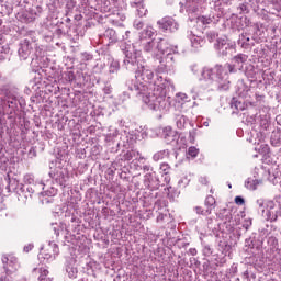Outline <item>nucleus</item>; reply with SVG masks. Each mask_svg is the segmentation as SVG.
I'll list each match as a JSON object with an SVG mask.
<instances>
[{"label":"nucleus","instance_id":"49","mask_svg":"<svg viewBox=\"0 0 281 281\" xmlns=\"http://www.w3.org/2000/svg\"><path fill=\"white\" fill-rule=\"evenodd\" d=\"M166 214L164 213H159L158 216H157V223H164V221H166Z\"/></svg>","mask_w":281,"mask_h":281},{"label":"nucleus","instance_id":"2","mask_svg":"<svg viewBox=\"0 0 281 281\" xmlns=\"http://www.w3.org/2000/svg\"><path fill=\"white\" fill-rule=\"evenodd\" d=\"M172 81L157 77L149 83L148 91L143 94L142 100L151 111H164L170 106V98H166V89Z\"/></svg>","mask_w":281,"mask_h":281},{"label":"nucleus","instance_id":"55","mask_svg":"<svg viewBox=\"0 0 281 281\" xmlns=\"http://www.w3.org/2000/svg\"><path fill=\"white\" fill-rule=\"evenodd\" d=\"M38 280L40 281H52V278H49V277H46V278L38 277Z\"/></svg>","mask_w":281,"mask_h":281},{"label":"nucleus","instance_id":"46","mask_svg":"<svg viewBox=\"0 0 281 281\" xmlns=\"http://www.w3.org/2000/svg\"><path fill=\"white\" fill-rule=\"evenodd\" d=\"M258 209L261 210L262 212H265V200L259 199L256 201Z\"/></svg>","mask_w":281,"mask_h":281},{"label":"nucleus","instance_id":"43","mask_svg":"<svg viewBox=\"0 0 281 281\" xmlns=\"http://www.w3.org/2000/svg\"><path fill=\"white\" fill-rule=\"evenodd\" d=\"M160 170H162V172H165V175H168V170H170V165L164 162L160 165Z\"/></svg>","mask_w":281,"mask_h":281},{"label":"nucleus","instance_id":"16","mask_svg":"<svg viewBox=\"0 0 281 281\" xmlns=\"http://www.w3.org/2000/svg\"><path fill=\"white\" fill-rule=\"evenodd\" d=\"M68 178L69 177L67 176V171L65 169H57V172L53 176V179H55V181H58L60 186H65Z\"/></svg>","mask_w":281,"mask_h":281},{"label":"nucleus","instance_id":"34","mask_svg":"<svg viewBox=\"0 0 281 281\" xmlns=\"http://www.w3.org/2000/svg\"><path fill=\"white\" fill-rule=\"evenodd\" d=\"M241 47H247L249 45V36H247V33L241 34L240 40Z\"/></svg>","mask_w":281,"mask_h":281},{"label":"nucleus","instance_id":"42","mask_svg":"<svg viewBox=\"0 0 281 281\" xmlns=\"http://www.w3.org/2000/svg\"><path fill=\"white\" fill-rule=\"evenodd\" d=\"M15 4L18 8H25V5H27V0H15Z\"/></svg>","mask_w":281,"mask_h":281},{"label":"nucleus","instance_id":"52","mask_svg":"<svg viewBox=\"0 0 281 281\" xmlns=\"http://www.w3.org/2000/svg\"><path fill=\"white\" fill-rule=\"evenodd\" d=\"M81 56H82V58H83L85 60H91V58H93V57H92L90 54H88V53H82Z\"/></svg>","mask_w":281,"mask_h":281},{"label":"nucleus","instance_id":"22","mask_svg":"<svg viewBox=\"0 0 281 281\" xmlns=\"http://www.w3.org/2000/svg\"><path fill=\"white\" fill-rule=\"evenodd\" d=\"M217 217H220L221 221H224V223H229L232 221V211L222 209L217 213Z\"/></svg>","mask_w":281,"mask_h":281},{"label":"nucleus","instance_id":"17","mask_svg":"<svg viewBox=\"0 0 281 281\" xmlns=\"http://www.w3.org/2000/svg\"><path fill=\"white\" fill-rule=\"evenodd\" d=\"M155 36V29L151 26H147L140 32V43H146L147 41H150Z\"/></svg>","mask_w":281,"mask_h":281},{"label":"nucleus","instance_id":"58","mask_svg":"<svg viewBox=\"0 0 281 281\" xmlns=\"http://www.w3.org/2000/svg\"><path fill=\"white\" fill-rule=\"evenodd\" d=\"M143 170L149 171V170H150V167H148V165H145V166L143 167Z\"/></svg>","mask_w":281,"mask_h":281},{"label":"nucleus","instance_id":"12","mask_svg":"<svg viewBox=\"0 0 281 281\" xmlns=\"http://www.w3.org/2000/svg\"><path fill=\"white\" fill-rule=\"evenodd\" d=\"M18 54L21 60H27V58H30V55L32 54V44H30V41L24 40L20 43Z\"/></svg>","mask_w":281,"mask_h":281},{"label":"nucleus","instance_id":"8","mask_svg":"<svg viewBox=\"0 0 281 281\" xmlns=\"http://www.w3.org/2000/svg\"><path fill=\"white\" fill-rule=\"evenodd\" d=\"M204 205L206 209L196 206L195 212L196 214H201L202 216H210V214H212V210L216 207V199H214V196L212 195H207L204 201Z\"/></svg>","mask_w":281,"mask_h":281},{"label":"nucleus","instance_id":"57","mask_svg":"<svg viewBox=\"0 0 281 281\" xmlns=\"http://www.w3.org/2000/svg\"><path fill=\"white\" fill-rule=\"evenodd\" d=\"M190 254H191V256H196V249L195 248H191L190 249Z\"/></svg>","mask_w":281,"mask_h":281},{"label":"nucleus","instance_id":"11","mask_svg":"<svg viewBox=\"0 0 281 281\" xmlns=\"http://www.w3.org/2000/svg\"><path fill=\"white\" fill-rule=\"evenodd\" d=\"M140 47L145 54H148L153 58H158L157 55V41L148 40L147 42H140Z\"/></svg>","mask_w":281,"mask_h":281},{"label":"nucleus","instance_id":"61","mask_svg":"<svg viewBox=\"0 0 281 281\" xmlns=\"http://www.w3.org/2000/svg\"><path fill=\"white\" fill-rule=\"evenodd\" d=\"M228 188H232V184H228Z\"/></svg>","mask_w":281,"mask_h":281},{"label":"nucleus","instance_id":"18","mask_svg":"<svg viewBox=\"0 0 281 281\" xmlns=\"http://www.w3.org/2000/svg\"><path fill=\"white\" fill-rule=\"evenodd\" d=\"M203 0H187L186 8L187 12H198L199 8H201V3Z\"/></svg>","mask_w":281,"mask_h":281},{"label":"nucleus","instance_id":"27","mask_svg":"<svg viewBox=\"0 0 281 281\" xmlns=\"http://www.w3.org/2000/svg\"><path fill=\"white\" fill-rule=\"evenodd\" d=\"M20 191L25 196V199L32 198V195L34 194V189L32 187H30V186H22L20 188Z\"/></svg>","mask_w":281,"mask_h":281},{"label":"nucleus","instance_id":"4","mask_svg":"<svg viewBox=\"0 0 281 281\" xmlns=\"http://www.w3.org/2000/svg\"><path fill=\"white\" fill-rule=\"evenodd\" d=\"M0 102L2 103L0 105V113L12 114V111L16 110V95L12 92H7L4 99L0 98Z\"/></svg>","mask_w":281,"mask_h":281},{"label":"nucleus","instance_id":"31","mask_svg":"<svg viewBox=\"0 0 281 281\" xmlns=\"http://www.w3.org/2000/svg\"><path fill=\"white\" fill-rule=\"evenodd\" d=\"M210 23H212V18H207V16H199L198 18L199 25H210Z\"/></svg>","mask_w":281,"mask_h":281},{"label":"nucleus","instance_id":"36","mask_svg":"<svg viewBox=\"0 0 281 281\" xmlns=\"http://www.w3.org/2000/svg\"><path fill=\"white\" fill-rule=\"evenodd\" d=\"M66 271L69 278H76V276H78V270L76 268L68 267Z\"/></svg>","mask_w":281,"mask_h":281},{"label":"nucleus","instance_id":"50","mask_svg":"<svg viewBox=\"0 0 281 281\" xmlns=\"http://www.w3.org/2000/svg\"><path fill=\"white\" fill-rule=\"evenodd\" d=\"M32 249H34V245H32V244H29V245L24 246V251L26 254H29V251H32Z\"/></svg>","mask_w":281,"mask_h":281},{"label":"nucleus","instance_id":"44","mask_svg":"<svg viewBox=\"0 0 281 281\" xmlns=\"http://www.w3.org/2000/svg\"><path fill=\"white\" fill-rule=\"evenodd\" d=\"M24 183L32 186V183H34V178H32L30 175L24 176Z\"/></svg>","mask_w":281,"mask_h":281},{"label":"nucleus","instance_id":"6","mask_svg":"<svg viewBox=\"0 0 281 281\" xmlns=\"http://www.w3.org/2000/svg\"><path fill=\"white\" fill-rule=\"evenodd\" d=\"M213 72L215 74V82H217L220 91H227V89H229V81L223 80L225 76H227L223 66L216 65Z\"/></svg>","mask_w":281,"mask_h":281},{"label":"nucleus","instance_id":"48","mask_svg":"<svg viewBox=\"0 0 281 281\" xmlns=\"http://www.w3.org/2000/svg\"><path fill=\"white\" fill-rule=\"evenodd\" d=\"M134 27H135L136 30H142V27H144V22L136 20V21L134 22Z\"/></svg>","mask_w":281,"mask_h":281},{"label":"nucleus","instance_id":"40","mask_svg":"<svg viewBox=\"0 0 281 281\" xmlns=\"http://www.w3.org/2000/svg\"><path fill=\"white\" fill-rule=\"evenodd\" d=\"M14 186H16V180L10 181L9 186L7 187V190L9 192H14V190H15Z\"/></svg>","mask_w":281,"mask_h":281},{"label":"nucleus","instance_id":"47","mask_svg":"<svg viewBox=\"0 0 281 281\" xmlns=\"http://www.w3.org/2000/svg\"><path fill=\"white\" fill-rule=\"evenodd\" d=\"M235 203L236 205H245V199H243V196H236Z\"/></svg>","mask_w":281,"mask_h":281},{"label":"nucleus","instance_id":"60","mask_svg":"<svg viewBox=\"0 0 281 281\" xmlns=\"http://www.w3.org/2000/svg\"><path fill=\"white\" fill-rule=\"evenodd\" d=\"M276 201H279V203H281V195H278V196L276 198Z\"/></svg>","mask_w":281,"mask_h":281},{"label":"nucleus","instance_id":"41","mask_svg":"<svg viewBox=\"0 0 281 281\" xmlns=\"http://www.w3.org/2000/svg\"><path fill=\"white\" fill-rule=\"evenodd\" d=\"M212 254H213L212 248H210V246H204L203 255L206 257H210V256H212Z\"/></svg>","mask_w":281,"mask_h":281},{"label":"nucleus","instance_id":"59","mask_svg":"<svg viewBox=\"0 0 281 281\" xmlns=\"http://www.w3.org/2000/svg\"><path fill=\"white\" fill-rule=\"evenodd\" d=\"M36 9H37V12H40V13H42V12H43V8L37 7Z\"/></svg>","mask_w":281,"mask_h":281},{"label":"nucleus","instance_id":"5","mask_svg":"<svg viewBox=\"0 0 281 281\" xmlns=\"http://www.w3.org/2000/svg\"><path fill=\"white\" fill-rule=\"evenodd\" d=\"M157 25L161 32L175 33L179 31V22L172 16H165L157 21Z\"/></svg>","mask_w":281,"mask_h":281},{"label":"nucleus","instance_id":"38","mask_svg":"<svg viewBox=\"0 0 281 281\" xmlns=\"http://www.w3.org/2000/svg\"><path fill=\"white\" fill-rule=\"evenodd\" d=\"M217 36L218 35L215 32H209L206 34V38H207L209 43H214V41H216Z\"/></svg>","mask_w":281,"mask_h":281},{"label":"nucleus","instance_id":"1","mask_svg":"<svg viewBox=\"0 0 281 281\" xmlns=\"http://www.w3.org/2000/svg\"><path fill=\"white\" fill-rule=\"evenodd\" d=\"M124 65L126 69L133 71L134 67H137L135 70V80L128 86L130 91H134L136 95H146L148 93V88L155 78V72L146 66H139V53L137 52H125Z\"/></svg>","mask_w":281,"mask_h":281},{"label":"nucleus","instance_id":"7","mask_svg":"<svg viewBox=\"0 0 281 281\" xmlns=\"http://www.w3.org/2000/svg\"><path fill=\"white\" fill-rule=\"evenodd\" d=\"M156 49L158 58L159 56H164V54H168L169 52H173V54H177V46H172L168 43V40L166 38H158L156 40Z\"/></svg>","mask_w":281,"mask_h":281},{"label":"nucleus","instance_id":"45","mask_svg":"<svg viewBox=\"0 0 281 281\" xmlns=\"http://www.w3.org/2000/svg\"><path fill=\"white\" fill-rule=\"evenodd\" d=\"M177 95H178V98H180V100H181L182 102H190V99L188 98V94L180 92V93H178Z\"/></svg>","mask_w":281,"mask_h":281},{"label":"nucleus","instance_id":"23","mask_svg":"<svg viewBox=\"0 0 281 281\" xmlns=\"http://www.w3.org/2000/svg\"><path fill=\"white\" fill-rule=\"evenodd\" d=\"M267 221L271 223L278 221V211H273V202H270V209L266 212Z\"/></svg>","mask_w":281,"mask_h":281},{"label":"nucleus","instance_id":"14","mask_svg":"<svg viewBox=\"0 0 281 281\" xmlns=\"http://www.w3.org/2000/svg\"><path fill=\"white\" fill-rule=\"evenodd\" d=\"M2 262L4 266V271L5 273H8V271H10V269H8L9 267H12L13 269H16V267H19V259H16V257L9 255V256H4L2 257Z\"/></svg>","mask_w":281,"mask_h":281},{"label":"nucleus","instance_id":"10","mask_svg":"<svg viewBox=\"0 0 281 281\" xmlns=\"http://www.w3.org/2000/svg\"><path fill=\"white\" fill-rule=\"evenodd\" d=\"M58 254H60L58 244L49 241L43 252L44 260H56V256H58Z\"/></svg>","mask_w":281,"mask_h":281},{"label":"nucleus","instance_id":"19","mask_svg":"<svg viewBox=\"0 0 281 281\" xmlns=\"http://www.w3.org/2000/svg\"><path fill=\"white\" fill-rule=\"evenodd\" d=\"M132 8H136L138 16H146V13L148 12L146 7H144L143 0L132 2Z\"/></svg>","mask_w":281,"mask_h":281},{"label":"nucleus","instance_id":"37","mask_svg":"<svg viewBox=\"0 0 281 281\" xmlns=\"http://www.w3.org/2000/svg\"><path fill=\"white\" fill-rule=\"evenodd\" d=\"M188 155L190 156V157H198V155H199V149L196 148V147H189V149H188Z\"/></svg>","mask_w":281,"mask_h":281},{"label":"nucleus","instance_id":"3","mask_svg":"<svg viewBox=\"0 0 281 281\" xmlns=\"http://www.w3.org/2000/svg\"><path fill=\"white\" fill-rule=\"evenodd\" d=\"M249 56L246 54H238L232 58L233 64H225L224 69H227L229 74H236L238 70L241 71L245 63L248 60Z\"/></svg>","mask_w":281,"mask_h":281},{"label":"nucleus","instance_id":"51","mask_svg":"<svg viewBox=\"0 0 281 281\" xmlns=\"http://www.w3.org/2000/svg\"><path fill=\"white\" fill-rule=\"evenodd\" d=\"M103 92L105 93V95H111V86H105L103 88Z\"/></svg>","mask_w":281,"mask_h":281},{"label":"nucleus","instance_id":"9","mask_svg":"<svg viewBox=\"0 0 281 281\" xmlns=\"http://www.w3.org/2000/svg\"><path fill=\"white\" fill-rule=\"evenodd\" d=\"M215 48L222 54V56H229L236 52V44L227 43V40H217Z\"/></svg>","mask_w":281,"mask_h":281},{"label":"nucleus","instance_id":"21","mask_svg":"<svg viewBox=\"0 0 281 281\" xmlns=\"http://www.w3.org/2000/svg\"><path fill=\"white\" fill-rule=\"evenodd\" d=\"M201 75H202V78H204V80H211V82H216V77H215V74H214V69L203 68Z\"/></svg>","mask_w":281,"mask_h":281},{"label":"nucleus","instance_id":"24","mask_svg":"<svg viewBox=\"0 0 281 281\" xmlns=\"http://www.w3.org/2000/svg\"><path fill=\"white\" fill-rule=\"evenodd\" d=\"M186 124H188V119L184 115H178L176 117V126L180 131L186 128Z\"/></svg>","mask_w":281,"mask_h":281},{"label":"nucleus","instance_id":"13","mask_svg":"<svg viewBox=\"0 0 281 281\" xmlns=\"http://www.w3.org/2000/svg\"><path fill=\"white\" fill-rule=\"evenodd\" d=\"M175 52H170L166 54L165 58H161L159 60L160 66L159 69H161V71H167V69H172V66L175 65Z\"/></svg>","mask_w":281,"mask_h":281},{"label":"nucleus","instance_id":"28","mask_svg":"<svg viewBox=\"0 0 281 281\" xmlns=\"http://www.w3.org/2000/svg\"><path fill=\"white\" fill-rule=\"evenodd\" d=\"M231 108L235 109V111H245V104L238 100H236V98H233L232 102H231Z\"/></svg>","mask_w":281,"mask_h":281},{"label":"nucleus","instance_id":"53","mask_svg":"<svg viewBox=\"0 0 281 281\" xmlns=\"http://www.w3.org/2000/svg\"><path fill=\"white\" fill-rule=\"evenodd\" d=\"M214 9L215 10H221V0L214 1Z\"/></svg>","mask_w":281,"mask_h":281},{"label":"nucleus","instance_id":"32","mask_svg":"<svg viewBox=\"0 0 281 281\" xmlns=\"http://www.w3.org/2000/svg\"><path fill=\"white\" fill-rule=\"evenodd\" d=\"M119 70H120V63L113 60V61L110 64V74H115V72H117Z\"/></svg>","mask_w":281,"mask_h":281},{"label":"nucleus","instance_id":"39","mask_svg":"<svg viewBox=\"0 0 281 281\" xmlns=\"http://www.w3.org/2000/svg\"><path fill=\"white\" fill-rule=\"evenodd\" d=\"M238 10L240 14H243V12L249 14V7L245 3L239 4Z\"/></svg>","mask_w":281,"mask_h":281},{"label":"nucleus","instance_id":"56","mask_svg":"<svg viewBox=\"0 0 281 281\" xmlns=\"http://www.w3.org/2000/svg\"><path fill=\"white\" fill-rule=\"evenodd\" d=\"M0 281H10V278L8 276H1Z\"/></svg>","mask_w":281,"mask_h":281},{"label":"nucleus","instance_id":"35","mask_svg":"<svg viewBox=\"0 0 281 281\" xmlns=\"http://www.w3.org/2000/svg\"><path fill=\"white\" fill-rule=\"evenodd\" d=\"M104 36H106L108 38L115 41V30L113 29H108L104 33Z\"/></svg>","mask_w":281,"mask_h":281},{"label":"nucleus","instance_id":"62","mask_svg":"<svg viewBox=\"0 0 281 281\" xmlns=\"http://www.w3.org/2000/svg\"><path fill=\"white\" fill-rule=\"evenodd\" d=\"M24 281H27V280L24 279Z\"/></svg>","mask_w":281,"mask_h":281},{"label":"nucleus","instance_id":"26","mask_svg":"<svg viewBox=\"0 0 281 281\" xmlns=\"http://www.w3.org/2000/svg\"><path fill=\"white\" fill-rule=\"evenodd\" d=\"M168 155H170L168 149H164V150H160V151L154 154L153 159H154V161H161V159H166V157H168Z\"/></svg>","mask_w":281,"mask_h":281},{"label":"nucleus","instance_id":"20","mask_svg":"<svg viewBox=\"0 0 281 281\" xmlns=\"http://www.w3.org/2000/svg\"><path fill=\"white\" fill-rule=\"evenodd\" d=\"M260 183H262V180H258L256 178H248L245 181V188H247V190H257Z\"/></svg>","mask_w":281,"mask_h":281},{"label":"nucleus","instance_id":"30","mask_svg":"<svg viewBox=\"0 0 281 281\" xmlns=\"http://www.w3.org/2000/svg\"><path fill=\"white\" fill-rule=\"evenodd\" d=\"M36 272L40 273V278H48L47 276H49V270L45 268H34L33 273Z\"/></svg>","mask_w":281,"mask_h":281},{"label":"nucleus","instance_id":"15","mask_svg":"<svg viewBox=\"0 0 281 281\" xmlns=\"http://www.w3.org/2000/svg\"><path fill=\"white\" fill-rule=\"evenodd\" d=\"M189 38L191 41V46L193 49H200L202 45H205V38L201 35H196L193 32L189 35Z\"/></svg>","mask_w":281,"mask_h":281},{"label":"nucleus","instance_id":"29","mask_svg":"<svg viewBox=\"0 0 281 281\" xmlns=\"http://www.w3.org/2000/svg\"><path fill=\"white\" fill-rule=\"evenodd\" d=\"M9 159L5 156V149H3V145L0 144V166L8 164Z\"/></svg>","mask_w":281,"mask_h":281},{"label":"nucleus","instance_id":"33","mask_svg":"<svg viewBox=\"0 0 281 281\" xmlns=\"http://www.w3.org/2000/svg\"><path fill=\"white\" fill-rule=\"evenodd\" d=\"M135 155H137V153H135V150H130V151H126L123 156V159L125 161H131V159H133L135 157Z\"/></svg>","mask_w":281,"mask_h":281},{"label":"nucleus","instance_id":"54","mask_svg":"<svg viewBox=\"0 0 281 281\" xmlns=\"http://www.w3.org/2000/svg\"><path fill=\"white\" fill-rule=\"evenodd\" d=\"M200 183H202V186H207V178H200Z\"/></svg>","mask_w":281,"mask_h":281},{"label":"nucleus","instance_id":"25","mask_svg":"<svg viewBox=\"0 0 281 281\" xmlns=\"http://www.w3.org/2000/svg\"><path fill=\"white\" fill-rule=\"evenodd\" d=\"M162 135L165 139H168V142H172L175 139V131H172V127L170 126L164 128Z\"/></svg>","mask_w":281,"mask_h":281}]
</instances>
